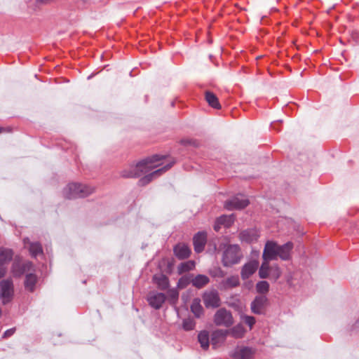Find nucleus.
Instances as JSON below:
<instances>
[{
    "instance_id": "nucleus-12",
    "label": "nucleus",
    "mask_w": 359,
    "mask_h": 359,
    "mask_svg": "<svg viewBox=\"0 0 359 359\" xmlns=\"http://www.w3.org/2000/svg\"><path fill=\"white\" fill-rule=\"evenodd\" d=\"M13 252L11 248H0V278L6 271L4 264L12 259Z\"/></svg>"
},
{
    "instance_id": "nucleus-29",
    "label": "nucleus",
    "mask_w": 359,
    "mask_h": 359,
    "mask_svg": "<svg viewBox=\"0 0 359 359\" xmlns=\"http://www.w3.org/2000/svg\"><path fill=\"white\" fill-rule=\"evenodd\" d=\"M174 253L180 259L189 257L191 255L190 248H174Z\"/></svg>"
},
{
    "instance_id": "nucleus-33",
    "label": "nucleus",
    "mask_w": 359,
    "mask_h": 359,
    "mask_svg": "<svg viewBox=\"0 0 359 359\" xmlns=\"http://www.w3.org/2000/svg\"><path fill=\"white\" fill-rule=\"evenodd\" d=\"M293 243H291V242H287L283 245H278L276 242L273 241H268L266 244H265V246L266 248H268V247H292L293 246Z\"/></svg>"
},
{
    "instance_id": "nucleus-28",
    "label": "nucleus",
    "mask_w": 359,
    "mask_h": 359,
    "mask_svg": "<svg viewBox=\"0 0 359 359\" xmlns=\"http://www.w3.org/2000/svg\"><path fill=\"white\" fill-rule=\"evenodd\" d=\"M195 266V262L194 261H188L186 262L181 263L178 267L177 270L180 274L183 273L184 272L192 270Z\"/></svg>"
},
{
    "instance_id": "nucleus-16",
    "label": "nucleus",
    "mask_w": 359,
    "mask_h": 359,
    "mask_svg": "<svg viewBox=\"0 0 359 359\" xmlns=\"http://www.w3.org/2000/svg\"><path fill=\"white\" fill-rule=\"evenodd\" d=\"M234 222L233 215H222L217 219L214 225V229L216 231H219L221 226L229 227Z\"/></svg>"
},
{
    "instance_id": "nucleus-17",
    "label": "nucleus",
    "mask_w": 359,
    "mask_h": 359,
    "mask_svg": "<svg viewBox=\"0 0 359 359\" xmlns=\"http://www.w3.org/2000/svg\"><path fill=\"white\" fill-rule=\"evenodd\" d=\"M267 299L264 296L256 297L251 303V310L255 314H261L263 311Z\"/></svg>"
},
{
    "instance_id": "nucleus-25",
    "label": "nucleus",
    "mask_w": 359,
    "mask_h": 359,
    "mask_svg": "<svg viewBox=\"0 0 359 359\" xmlns=\"http://www.w3.org/2000/svg\"><path fill=\"white\" fill-rule=\"evenodd\" d=\"M225 289L236 287L239 285L240 281L238 276H231L227 278L223 283Z\"/></svg>"
},
{
    "instance_id": "nucleus-24",
    "label": "nucleus",
    "mask_w": 359,
    "mask_h": 359,
    "mask_svg": "<svg viewBox=\"0 0 359 359\" xmlns=\"http://www.w3.org/2000/svg\"><path fill=\"white\" fill-rule=\"evenodd\" d=\"M209 278L205 275H198L191 281L192 285L197 288H201L209 283Z\"/></svg>"
},
{
    "instance_id": "nucleus-38",
    "label": "nucleus",
    "mask_w": 359,
    "mask_h": 359,
    "mask_svg": "<svg viewBox=\"0 0 359 359\" xmlns=\"http://www.w3.org/2000/svg\"><path fill=\"white\" fill-rule=\"evenodd\" d=\"M195 250L197 253H201L203 251V248H195Z\"/></svg>"
},
{
    "instance_id": "nucleus-7",
    "label": "nucleus",
    "mask_w": 359,
    "mask_h": 359,
    "mask_svg": "<svg viewBox=\"0 0 359 359\" xmlns=\"http://www.w3.org/2000/svg\"><path fill=\"white\" fill-rule=\"evenodd\" d=\"M32 264L29 261H22L15 259L12 266V273L15 277H20L25 273L32 271Z\"/></svg>"
},
{
    "instance_id": "nucleus-36",
    "label": "nucleus",
    "mask_w": 359,
    "mask_h": 359,
    "mask_svg": "<svg viewBox=\"0 0 359 359\" xmlns=\"http://www.w3.org/2000/svg\"><path fill=\"white\" fill-rule=\"evenodd\" d=\"M15 332V328H11L9 330H7L3 334L4 338H7L11 336H12Z\"/></svg>"
},
{
    "instance_id": "nucleus-23",
    "label": "nucleus",
    "mask_w": 359,
    "mask_h": 359,
    "mask_svg": "<svg viewBox=\"0 0 359 359\" xmlns=\"http://www.w3.org/2000/svg\"><path fill=\"white\" fill-rule=\"evenodd\" d=\"M37 281V278L36 275L29 273L26 275V278L25 281V288L30 291L33 292L34 290L35 285Z\"/></svg>"
},
{
    "instance_id": "nucleus-8",
    "label": "nucleus",
    "mask_w": 359,
    "mask_h": 359,
    "mask_svg": "<svg viewBox=\"0 0 359 359\" xmlns=\"http://www.w3.org/2000/svg\"><path fill=\"white\" fill-rule=\"evenodd\" d=\"M203 301L206 308H217L221 304L219 293L215 290L205 291L203 294Z\"/></svg>"
},
{
    "instance_id": "nucleus-31",
    "label": "nucleus",
    "mask_w": 359,
    "mask_h": 359,
    "mask_svg": "<svg viewBox=\"0 0 359 359\" xmlns=\"http://www.w3.org/2000/svg\"><path fill=\"white\" fill-rule=\"evenodd\" d=\"M168 300L171 304H175L179 297V292L177 289H170L167 292Z\"/></svg>"
},
{
    "instance_id": "nucleus-2",
    "label": "nucleus",
    "mask_w": 359,
    "mask_h": 359,
    "mask_svg": "<svg viewBox=\"0 0 359 359\" xmlns=\"http://www.w3.org/2000/svg\"><path fill=\"white\" fill-rule=\"evenodd\" d=\"M161 158L157 155L148 158L140 161L136 165H131L129 169L123 170L121 175L125 177H140L159 167L161 164L158 163V161Z\"/></svg>"
},
{
    "instance_id": "nucleus-27",
    "label": "nucleus",
    "mask_w": 359,
    "mask_h": 359,
    "mask_svg": "<svg viewBox=\"0 0 359 359\" xmlns=\"http://www.w3.org/2000/svg\"><path fill=\"white\" fill-rule=\"evenodd\" d=\"M198 341L203 349L209 347V334L206 331H202L198 336Z\"/></svg>"
},
{
    "instance_id": "nucleus-20",
    "label": "nucleus",
    "mask_w": 359,
    "mask_h": 359,
    "mask_svg": "<svg viewBox=\"0 0 359 359\" xmlns=\"http://www.w3.org/2000/svg\"><path fill=\"white\" fill-rule=\"evenodd\" d=\"M207 241V233L205 231L198 232L193 238L194 247H204Z\"/></svg>"
},
{
    "instance_id": "nucleus-18",
    "label": "nucleus",
    "mask_w": 359,
    "mask_h": 359,
    "mask_svg": "<svg viewBox=\"0 0 359 359\" xmlns=\"http://www.w3.org/2000/svg\"><path fill=\"white\" fill-rule=\"evenodd\" d=\"M153 280L160 290H166L169 286L168 278L163 274L154 275Z\"/></svg>"
},
{
    "instance_id": "nucleus-39",
    "label": "nucleus",
    "mask_w": 359,
    "mask_h": 359,
    "mask_svg": "<svg viewBox=\"0 0 359 359\" xmlns=\"http://www.w3.org/2000/svg\"><path fill=\"white\" fill-rule=\"evenodd\" d=\"M3 130H4V128L0 127V133H1L3 132Z\"/></svg>"
},
{
    "instance_id": "nucleus-34",
    "label": "nucleus",
    "mask_w": 359,
    "mask_h": 359,
    "mask_svg": "<svg viewBox=\"0 0 359 359\" xmlns=\"http://www.w3.org/2000/svg\"><path fill=\"white\" fill-rule=\"evenodd\" d=\"M243 319L244 322L250 327V330L256 322L255 318L253 316H244Z\"/></svg>"
},
{
    "instance_id": "nucleus-26",
    "label": "nucleus",
    "mask_w": 359,
    "mask_h": 359,
    "mask_svg": "<svg viewBox=\"0 0 359 359\" xmlns=\"http://www.w3.org/2000/svg\"><path fill=\"white\" fill-rule=\"evenodd\" d=\"M205 100L209 104L210 106H211L213 108L215 109H219L220 104L219 103L218 99L216 97L215 94H213L211 92H206L205 93Z\"/></svg>"
},
{
    "instance_id": "nucleus-15",
    "label": "nucleus",
    "mask_w": 359,
    "mask_h": 359,
    "mask_svg": "<svg viewBox=\"0 0 359 359\" xmlns=\"http://www.w3.org/2000/svg\"><path fill=\"white\" fill-rule=\"evenodd\" d=\"M255 351L249 347H241L237 348L233 353V359H252Z\"/></svg>"
},
{
    "instance_id": "nucleus-37",
    "label": "nucleus",
    "mask_w": 359,
    "mask_h": 359,
    "mask_svg": "<svg viewBox=\"0 0 359 359\" xmlns=\"http://www.w3.org/2000/svg\"><path fill=\"white\" fill-rule=\"evenodd\" d=\"M30 252L34 256H36L39 254H42L43 253V250H42V248H30Z\"/></svg>"
},
{
    "instance_id": "nucleus-32",
    "label": "nucleus",
    "mask_w": 359,
    "mask_h": 359,
    "mask_svg": "<svg viewBox=\"0 0 359 359\" xmlns=\"http://www.w3.org/2000/svg\"><path fill=\"white\" fill-rule=\"evenodd\" d=\"M182 327L187 331L192 330L194 329L195 323L190 318L184 319L183 320Z\"/></svg>"
},
{
    "instance_id": "nucleus-1",
    "label": "nucleus",
    "mask_w": 359,
    "mask_h": 359,
    "mask_svg": "<svg viewBox=\"0 0 359 359\" xmlns=\"http://www.w3.org/2000/svg\"><path fill=\"white\" fill-rule=\"evenodd\" d=\"M290 248H264V262L259 270V277L266 278L269 276L271 270L269 261L277 259L278 257L283 260H287L290 258Z\"/></svg>"
},
{
    "instance_id": "nucleus-5",
    "label": "nucleus",
    "mask_w": 359,
    "mask_h": 359,
    "mask_svg": "<svg viewBox=\"0 0 359 359\" xmlns=\"http://www.w3.org/2000/svg\"><path fill=\"white\" fill-rule=\"evenodd\" d=\"M242 255L239 248H226L224 252L222 262L225 266H229L240 262Z\"/></svg>"
},
{
    "instance_id": "nucleus-10",
    "label": "nucleus",
    "mask_w": 359,
    "mask_h": 359,
    "mask_svg": "<svg viewBox=\"0 0 359 359\" xmlns=\"http://www.w3.org/2000/svg\"><path fill=\"white\" fill-rule=\"evenodd\" d=\"M172 163L166 164L165 165L160 168H158L157 170L153 171L152 172L146 175L139 180V184L141 186H145L146 184H149L151 181H152L154 178L158 177L162 173L165 172L168 169H170L172 167Z\"/></svg>"
},
{
    "instance_id": "nucleus-6",
    "label": "nucleus",
    "mask_w": 359,
    "mask_h": 359,
    "mask_svg": "<svg viewBox=\"0 0 359 359\" xmlns=\"http://www.w3.org/2000/svg\"><path fill=\"white\" fill-rule=\"evenodd\" d=\"M249 200L243 195H237L224 203V208L228 210H241L247 207Z\"/></svg>"
},
{
    "instance_id": "nucleus-35",
    "label": "nucleus",
    "mask_w": 359,
    "mask_h": 359,
    "mask_svg": "<svg viewBox=\"0 0 359 359\" xmlns=\"http://www.w3.org/2000/svg\"><path fill=\"white\" fill-rule=\"evenodd\" d=\"M270 272H271L272 276L276 280L278 279L280 276V274H281L280 269L277 266L275 268L271 267Z\"/></svg>"
},
{
    "instance_id": "nucleus-9",
    "label": "nucleus",
    "mask_w": 359,
    "mask_h": 359,
    "mask_svg": "<svg viewBox=\"0 0 359 359\" xmlns=\"http://www.w3.org/2000/svg\"><path fill=\"white\" fill-rule=\"evenodd\" d=\"M1 297L3 299V303L9 302L13 295V285L11 280H3L0 282Z\"/></svg>"
},
{
    "instance_id": "nucleus-3",
    "label": "nucleus",
    "mask_w": 359,
    "mask_h": 359,
    "mask_svg": "<svg viewBox=\"0 0 359 359\" xmlns=\"http://www.w3.org/2000/svg\"><path fill=\"white\" fill-rule=\"evenodd\" d=\"M95 187L82 183L72 182L63 189V195L67 198L86 197L95 191Z\"/></svg>"
},
{
    "instance_id": "nucleus-22",
    "label": "nucleus",
    "mask_w": 359,
    "mask_h": 359,
    "mask_svg": "<svg viewBox=\"0 0 359 359\" xmlns=\"http://www.w3.org/2000/svg\"><path fill=\"white\" fill-rule=\"evenodd\" d=\"M191 311L196 318H200L203 314V309L201 304V299L195 298L191 305Z\"/></svg>"
},
{
    "instance_id": "nucleus-40",
    "label": "nucleus",
    "mask_w": 359,
    "mask_h": 359,
    "mask_svg": "<svg viewBox=\"0 0 359 359\" xmlns=\"http://www.w3.org/2000/svg\"><path fill=\"white\" fill-rule=\"evenodd\" d=\"M229 247H238L237 245H229Z\"/></svg>"
},
{
    "instance_id": "nucleus-19",
    "label": "nucleus",
    "mask_w": 359,
    "mask_h": 359,
    "mask_svg": "<svg viewBox=\"0 0 359 359\" xmlns=\"http://www.w3.org/2000/svg\"><path fill=\"white\" fill-rule=\"evenodd\" d=\"M227 330H217L212 332L211 337V341L212 345H216L220 341H223L225 340L226 335L228 334Z\"/></svg>"
},
{
    "instance_id": "nucleus-21",
    "label": "nucleus",
    "mask_w": 359,
    "mask_h": 359,
    "mask_svg": "<svg viewBox=\"0 0 359 359\" xmlns=\"http://www.w3.org/2000/svg\"><path fill=\"white\" fill-rule=\"evenodd\" d=\"M227 331L229 332L228 334L236 339L243 337L245 333V330L241 324H238Z\"/></svg>"
},
{
    "instance_id": "nucleus-30",
    "label": "nucleus",
    "mask_w": 359,
    "mask_h": 359,
    "mask_svg": "<svg viewBox=\"0 0 359 359\" xmlns=\"http://www.w3.org/2000/svg\"><path fill=\"white\" fill-rule=\"evenodd\" d=\"M256 290L259 294H266L269 290V284L266 280L259 281L256 284Z\"/></svg>"
},
{
    "instance_id": "nucleus-14",
    "label": "nucleus",
    "mask_w": 359,
    "mask_h": 359,
    "mask_svg": "<svg viewBox=\"0 0 359 359\" xmlns=\"http://www.w3.org/2000/svg\"><path fill=\"white\" fill-rule=\"evenodd\" d=\"M259 263L256 261H251L245 264L241 270V276L243 280L250 277L257 269Z\"/></svg>"
},
{
    "instance_id": "nucleus-11",
    "label": "nucleus",
    "mask_w": 359,
    "mask_h": 359,
    "mask_svg": "<svg viewBox=\"0 0 359 359\" xmlns=\"http://www.w3.org/2000/svg\"><path fill=\"white\" fill-rule=\"evenodd\" d=\"M259 237V233L256 229H250L243 231L239 234V238L242 243L245 244H252Z\"/></svg>"
},
{
    "instance_id": "nucleus-4",
    "label": "nucleus",
    "mask_w": 359,
    "mask_h": 359,
    "mask_svg": "<svg viewBox=\"0 0 359 359\" xmlns=\"http://www.w3.org/2000/svg\"><path fill=\"white\" fill-rule=\"evenodd\" d=\"M213 320L216 325L226 327H229L234 323L231 311L224 308L219 309L216 311Z\"/></svg>"
},
{
    "instance_id": "nucleus-13",
    "label": "nucleus",
    "mask_w": 359,
    "mask_h": 359,
    "mask_svg": "<svg viewBox=\"0 0 359 359\" xmlns=\"http://www.w3.org/2000/svg\"><path fill=\"white\" fill-rule=\"evenodd\" d=\"M147 300L151 307L155 309H159L165 301V295L163 293L150 292Z\"/></svg>"
}]
</instances>
